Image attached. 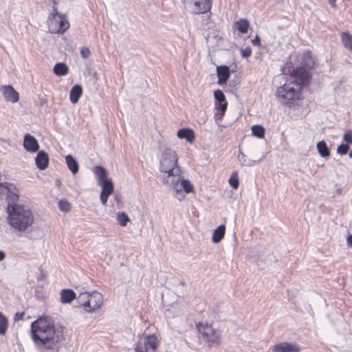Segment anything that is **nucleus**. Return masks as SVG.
Returning a JSON list of instances; mask_svg holds the SVG:
<instances>
[{"label":"nucleus","mask_w":352,"mask_h":352,"mask_svg":"<svg viewBox=\"0 0 352 352\" xmlns=\"http://www.w3.org/2000/svg\"><path fill=\"white\" fill-rule=\"evenodd\" d=\"M57 4L58 1L54 0L52 12L47 19L48 29L52 34H63L69 28V23L66 16L58 12Z\"/></svg>","instance_id":"obj_5"},{"label":"nucleus","mask_w":352,"mask_h":352,"mask_svg":"<svg viewBox=\"0 0 352 352\" xmlns=\"http://www.w3.org/2000/svg\"><path fill=\"white\" fill-rule=\"evenodd\" d=\"M185 4L192 13L198 14L210 10L211 0H194L192 3H186Z\"/></svg>","instance_id":"obj_9"},{"label":"nucleus","mask_w":352,"mask_h":352,"mask_svg":"<svg viewBox=\"0 0 352 352\" xmlns=\"http://www.w3.org/2000/svg\"><path fill=\"white\" fill-rule=\"evenodd\" d=\"M272 352H299L300 347L292 342H280L274 345L272 348Z\"/></svg>","instance_id":"obj_12"},{"label":"nucleus","mask_w":352,"mask_h":352,"mask_svg":"<svg viewBox=\"0 0 352 352\" xmlns=\"http://www.w3.org/2000/svg\"><path fill=\"white\" fill-rule=\"evenodd\" d=\"M349 156L350 158H352V150L350 151Z\"/></svg>","instance_id":"obj_49"},{"label":"nucleus","mask_w":352,"mask_h":352,"mask_svg":"<svg viewBox=\"0 0 352 352\" xmlns=\"http://www.w3.org/2000/svg\"><path fill=\"white\" fill-rule=\"evenodd\" d=\"M252 43L254 46L261 45V40L258 36H256L255 38L252 41Z\"/></svg>","instance_id":"obj_41"},{"label":"nucleus","mask_w":352,"mask_h":352,"mask_svg":"<svg viewBox=\"0 0 352 352\" xmlns=\"http://www.w3.org/2000/svg\"><path fill=\"white\" fill-rule=\"evenodd\" d=\"M89 292H82L77 297L78 303L85 311V308L90 307V302L89 301Z\"/></svg>","instance_id":"obj_22"},{"label":"nucleus","mask_w":352,"mask_h":352,"mask_svg":"<svg viewBox=\"0 0 352 352\" xmlns=\"http://www.w3.org/2000/svg\"><path fill=\"white\" fill-rule=\"evenodd\" d=\"M6 317L5 316H3L1 312H0V321L2 320L3 318H6Z\"/></svg>","instance_id":"obj_48"},{"label":"nucleus","mask_w":352,"mask_h":352,"mask_svg":"<svg viewBox=\"0 0 352 352\" xmlns=\"http://www.w3.org/2000/svg\"><path fill=\"white\" fill-rule=\"evenodd\" d=\"M310 74L304 67L294 69L291 80L276 89V99L281 104L292 107L300 98V91L308 84Z\"/></svg>","instance_id":"obj_3"},{"label":"nucleus","mask_w":352,"mask_h":352,"mask_svg":"<svg viewBox=\"0 0 352 352\" xmlns=\"http://www.w3.org/2000/svg\"><path fill=\"white\" fill-rule=\"evenodd\" d=\"M94 173L98 179V185L102 187V192L100 195V201L102 205L106 206L109 196L113 192V184L111 179L107 177V171L102 166H95Z\"/></svg>","instance_id":"obj_6"},{"label":"nucleus","mask_w":352,"mask_h":352,"mask_svg":"<svg viewBox=\"0 0 352 352\" xmlns=\"http://www.w3.org/2000/svg\"><path fill=\"white\" fill-rule=\"evenodd\" d=\"M65 160L67 167L70 170V171L74 175L78 173L79 170V165L77 161L74 158V157L71 155H67L65 157Z\"/></svg>","instance_id":"obj_19"},{"label":"nucleus","mask_w":352,"mask_h":352,"mask_svg":"<svg viewBox=\"0 0 352 352\" xmlns=\"http://www.w3.org/2000/svg\"><path fill=\"white\" fill-rule=\"evenodd\" d=\"M226 231V227L224 224H221V239L223 238Z\"/></svg>","instance_id":"obj_44"},{"label":"nucleus","mask_w":352,"mask_h":352,"mask_svg":"<svg viewBox=\"0 0 352 352\" xmlns=\"http://www.w3.org/2000/svg\"><path fill=\"white\" fill-rule=\"evenodd\" d=\"M216 52H217V51L214 48L209 50V56H210V59H211L212 63L214 65H215V63L214 61V58H215V57H216Z\"/></svg>","instance_id":"obj_39"},{"label":"nucleus","mask_w":352,"mask_h":352,"mask_svg":"<svg viewBox=\"0 0 352 352\" xmlns=\"http://www.w3.org/2000/svg\"><path fill=\"white\" fill-rule=\"evenodd\" d=\"M157 346V338L155 336L151 335L141 338L136 346V352H153Z\"/></svg>","instance_id":"obj_8"},{"label":"nucleus","mask_w":352,"mask_h":352,"mask_svg":"<svg viewBox=\"0 0 352 352\" xmlns=\"http://www.w3.org/2000/svg\"><path fill=\"white\" fill-rule=\"evenodd\" d=\"M236 64L233 63L230 66L221 65V85L226 84L231 73H235L236 71Z\"/></svg>","instance_id":"obj_14"},{"label":"nucleus","mask_w":352,"mask_h":352,"mask_svg":"<svg viewBox=\"0 0 352 352\" xmlns=\"http://www.w3.org/2000/svg\"><path fill=\"white\" fill-rule=\"evenodd\" d=\"M23 146L26 151L30 152H36L39 149V144L36 139L30 134H26L24 136Z\"/></svg>","instance_id":"obj_13"},{"label":"nucleus","mask_w":352,"mask_h":352,"mask_svg":"<svg viewBox=\"0 0 352 352\" xmlns=\"http://www.w3.org/2000/svg\"><path fill=\"white\" fill-rule=\"evenodd\" d=\"M241 54L243 58H248L252 54V50L250 47H246L245 49H241Z\"/></svg>","instance_id":"obj_36"},{"label":"nucleus","mask_w":352,"mask_h":352,"mask_svg":"<svg viewBox=\"0 0 352 352\" xmlns=\"http://www.w3.org/2000/svg\"><path fill=\"white\" fill-rule=\"evenodd\" d=\"M19 194L14 184L0 183V197L7 201V222L15 230L24 232L34 224L35 217L28 206L18 203Z\"/></svg>","instance_id":"obj_1"},{"label":"nucleus","mask_w":352,"mask_h":352,"mask_svg":"<svg viewBox=\"0 0 352 352\" xmlns=\"http://www.w3.org/2000/svg\"><path fill=\"white\" fill-rule=\"evenodd\" d=\"M212 241L214 243L220 242V226L215 228L212 236Z\"/></svg>","instance_id":"obj_35"},{"label":"nucleus","mask_w":352,"mask_h":352,"mask_svg":"<svg viewBox=\"0 0 352 352\" xmlns=\"http://www.w3.org/2000/svg\"><path fill=\"white\" fill-rule=\"evenodd\" d=\"M249 22L246 19H240L235 23V28L242 34H246L249 28Z\"/></svg>","instance_id":"obj_24"},{"label":"nucleus","mask_w":352,"mask_h":352,"mask_svg":"<svg viewBox=\"0 0 352 352\" xmlns=\"http://www.w3.org/2000/svg\"><path fill=\"white\" fill-rule=\"evenodd\" d=\"M214 96L215 98V113H214V120L218 126L219 120H220V89H217L214 92Z\"/></svg>","instance_id":"obj_20"},{"label":"nucleus","mask_w":352,"mask_h":352,"mask_svg":"<svg viewBox=\"0 0 352 352\" xmlns=\"http://www.w3.org/2000/svg\"><path fill=\"white\" fill-rule=\"evenodd\" d=\"M343 140L346 142V144H352V131L349 130L345 132L343 135Z\"/></svg>","instance_id":"obj_34"},{"label":"nucleus","mask_w":352,"mask_h":352,"mask_svg":"<svg viewBox=\"0 0 352 352\" xmlns=\"http://www.w3.org/2000/svg\"><path fill=\"white\" fill-rule=\"evenodd\" d=\"M159 170L166 175L163 179L164 184H169V179L182 175L181 167L178 165V156L175 150L166 148L160 157Z\"/></svg>","instance_id":"obj_4"},{"label":"nucleus","mask_w":352,"mask_h":352,"mask_svg":"<svg viewBox=\"0 0 352 352\" xmlns=\"http://www.w3.org/2000/svg\"><path fill=\"white\" fill-rule=\"evenodd\" d=\"M194 0H183L184 3H192L193 2Z\"/></svg>","instance_id":"obj_47"},{"label":"nucleus","mask_w":352,"mask_h":352,"mask_svg":"<svg viewBox=\"0 0 352 352\" xmlns=\"http://www.w3.org/2000/svg\"><path fill=\"white\" fill-rule=\"evenodd\" d=\"M221 116L223 115L225 111L227 109V102L226 101V96L223 94V91H221Z\"/></svg>","instance_id":"obj_33"},{"label":"nucleus","mask_w":352,"mask_h":352,"mask_svg":"<svg viewBox=\"0 0 352 352\" xmlns=\"http://www.w3.org/2000/svg\"><path fill=\"white\" fill-rule=\"evenodd\" d=\"M58 208L60 210L67 212L70 210L71 206L68 201L65 200H60L58 202Z\"/></svg>","instance_id":"obj_30"},{"label":"nucleus","mask_w":352,"mask_h":352,"mask_svg":"<svg viewBox=\"0 0 352 352\" xmlns=\"http://www.w3.org/2000/svg\"><path fill=\"white\" fill-rule=\"evenodd\" d=\"M8 325V319L3 318L2 320L0 321V334L4 335L7 331Z\"/></svg>","instance_id":"obj_32"},{"label":"nucleus","mask_w":352,"mask_h":352,"mask_svg":"<svg viewBox=\"0 0 352 352\" xmlns=\"http://www.w3.org/2000/svg\"><path fill=\"white\" fill-rule=\"evenodd\" d=\"M6 253L3 251L0 250V262L3 261L6 258Z\"/></svg>","instance_id":"obj_43"},{"label":"nucleus","mask_w":352,"mask_h":352,"mask_svg":"<svg viewBox=\"0 0 352 352\" xmlns=\"http://www.w3.org/2000/svg\"><path fill=\"white\" fill-rule=\"evenodd\" d=\"M175 191V197L179 200L184 198L183 190L186 193H190L193 191V186L190 182L184 178H181V175L172 177L169 179V184H166Z\"/></svg>","instance_id":"obj_7"},{"label":"nucleus","mask_w":352,"mask_h":352,"mask_svg":"<svg viewBox=\"0 0 352 352\" xmlns=\"http://www.w3.org/2000/svg\"><path fill=\"white\" fill-rule=\"evenodd\" d=\"M239 160L241 162L242 165L251 166L254 165L255 163L258 162L261 160V159L258 160H252L250 159H248L245 154L240 151L239 155Z\"/></svg>","instance_id":"obj_26"},{"label":"nucleus","mask_w":352,"mask_h":352,"mask_svg":"<svg viewBox=\"0 0 352 352\" xmlns=\"http://www.w3.org/2000/svg\"><path fill=\"white\" fill-rule=\"evenodd\" d=\"M318 153L322 157H328L330 155V151L326 142L324 140L320 141L316 145Z\"/></svg>","instance_id":"obj_23"},{"label":"nucleus","mask_w":352,"mask_h":352,"mask_svg":"<svg viewBox=\"0 0 352 352\" xmlns=\"http://www.w3.org/2000/svg\"><path fill=\"white\" fill-rule=\"evenodd\" d=\"M60 301L62 303H70L76 298L75 292L70 289H62L60 291Z\"/></svg>","instance_id":"obj_17"},{"label":"nucleus","mask_w":352,"mask_h":352,"mask_svg":"<svg viewBox=\"0 0 352 352\" xmlns=\"http://www.w3.org/2000/svg\"><path fill=\"white\" fill-rule=\"evenodd\" d=\"M341 38L344 46L352 52V35L347 32H342Z\"/></svg>","instance_id":"obj_25"},{"label":"nucleus","mask_w":352,"mask_h":352,"mask_svg":"<svg viewBox=\"0 0 352 352\" xmlns=\"http://www.w3.org/2000/svg\"><path fill=\"white\" fill-rule=\"evenodd\" d=\"M329 2L333 7L335 6L336 0H329Z\"/></svg>","instance_id":"obj_46"},{"label":"nucleus","mask_w":352,"mask_h":352,"mask_svg":"<svg viewBox=\"0 0 352 352\" xmlns=\"http://www.w3.org/2000/svg\"><path fill=\"white\" fill-rule=\"evenodd\" d=\"M89 301L90 307L85 308V311L92 313L101 307L103 303V296L99 292H93L89 294Z\"/></svg>","instance_id":"obj_10"},{"label":"nucleus","mask_w":352,"mask_h":352,"mask_svg":"<svg viewBox=\"0 0 352 352\" xmlns=\"http://www.w3.org/2000/svg\"><path fill=\"white\" fill-rule=\"evenodd\" d=\"M177 137L185 139L188 142L192 143L195 140V133L190 129H182L177 131Z\"/></svg>","instance_id":"obj_16"},{"label":"nucleus","mask_w":352,"mask_h":352,"mask_svg":"<svg viewBox=\"0 0 352 352\" xmlns=\"http://www.w3.org/2000/svg\"><path fill=\"white\" fill-rule=\"evenodd\" d=\"M229 184L230 186L236 189L239 187V179L237 172H233L229 179Z\"/></svg>","instance_id":"obj_29"},{"label":"nucleus","mask_w":352,"mask_h":352,"mask_svg":"<svg viewBox=\"0 0 352 352\" xmlns=\"http://www.w3.org/2000/svg\"><path fill=\"white\" fill-rule=\"evenodd\" d=\"M309 55H310V52H307ZM305 65L307 67L309 68H312L314 65V60L309 56V58L305 60Z\"/></svg>","instance_id":"obj_38"},{"label":"nucleus","mask_w":352,"mask_h":352,"mask_svg":"<svg viewBox=\"0 0 352 352\" xmlns=\"http://www.w3.org/2000/svg\"><path fill=\"white\" fill-rule=\"evenodd\" d=\"M116 219L121 226H126L130 221L129 216L124 212H118L117 214Z\"/></svg>","instance_id":"obj_27"},{"label":"nucleus","mask_w":352,"mask_h":352,"mask_svg":"<svg viewBox=\"0 0 352 352\" xmlns=\"http://www.w3.org/2000/svg\"><path fill=\"white\" fill-rule=\"evenodd\" d=\"M80 55L82 56V57H83L84 58H87L90 55V50H89V48L87 47H82L81 50H80Z\"/></svg>","instance_id":"obj_37"},{"label":"nucleus","mask_w":352,"mask_h":352,"mask_svg":"<svg viewBox=\"0 0 352 352\" xmlns=\"http://www.w3.org/2000/svg\"><path fill=\"white\" fill-rule=\"evenodd\" d=\"M35 163L40 170H45L49 164L47 153L44 151H38L35 158Z\"/></svg>","instance_id":"obj_15"},{"label":"nucleus","mask_w":352,"mask_h":352,"mask_svg":"<svg viewBox=\"0 0 352 352\" xmlns=\"http://www.w3.org/2000/svg\"><path fill=\"white\" fill-rule=\"evenodd\" d=\"M82 94V87L75 85L70 91L69 98L73 104L76 103Z\"/></svg>","instance_id":"obj_18"},{"label":"nucleus","mask_w":352,"mask_h":352,"mask_svg":"<svg viewBox=\"0 0 352 352\" xmlns=\"http://www.w3.org/2000/svg\"><path fill=\"white\" fill-rule=\"evenodd\" d=\"M179 284L182 285H184L185 283H184V282H180Z\"/></svg>","instance_id":"obj_51"},{"label":"nucleus","mask_w":352,"mask_h":352,"mask_svg":"<svg viewBox=\"0 0 352 352\" xmlns=\"http://www.w3.org/2000/svg\"><path fill=\"white\" fill-rule=\"evenodd\" d=\"M270 256L271 257V261H273L274 259V256L273 255H270Z\"/></svg>","instance_id":"obj_50"},{"label":"nucleus","mask_w":352,"mask_h":352,"mask_svg":"<svg viewBox=\"0 0 352 352\" xmlns=\"http://www.w3.org/2000/svg\"><path fill=\"white\" fill-rule=\"evenodd\" d=\"M31 333L34 342L39 349H53L62 352L65 347L58 346L63 334L56 331L54 323L47 317H40L31 324Z\"/></svg>","instance_id":"obj_2"},{"label":"nucleus","mask_w":352,"mask_h":352,"mask_svg":"<svg viewBox=\"0 0 352 352\" xmlns=\"http://www.w3.org/2000/svg\"><path fill=\"white\" fill-rule=\"evenodd\" d=\"M349 150V146L347 144H341L337 148V153L340 155H346Z\"/></svg>","instance_id":"obj_31"},{"label":"nucleus","mask_w":352,"mask_h":352,"mask_svg":"<svg viewBox=\"0 0 352 352\" xmlns=\"http://www.w3.org/2000/svg\"><path fill=\"white\" fill-rule=\"evenodd\" d=\"M216 72H217V76L218 78L217 83L220 85V73H221L220 65H217Z\"/></svg>","instance_id":"obj_42"},{"label":"nucleus","mask_w":352,"mask_h":352,"mask_svg":"<svg viewBox=\"0 0 352 352\" xmlns=\"http://www.w3.org/2000/svg\"><path fill=\"white\" fill-rule=\"evenodd\" d=\"M25 312H17L14 316V320H23Z\"/></svg>","instance_id":"obj_40"},{"label":"nucleus","mask_w":352,"mask_h":352,"mask_svg":"<svg viewBox=\"0 0 352 352\" xmlns=\"http://www.w3.org/2000/svg\"><path fill=\"white\" fill-rule=\"evenodd\" d=\"M252 133L258 138H263L265 135V129L261 125H254L252 126Z\"/></svg>","instance_id":"obj_28"},{"label":"nucleus","mask_w":352,"mask_h":352,"mask_svg":"<svg viewBox=\"0 0 352 352\" xmlns=\"http://www.w3.org/2000/svg\"><path fill=\"white\" fill-rule=\"evenodd\" d=\"M347 243L352 246V235H349L347 237Z\"/></svg>","instance_id":"obj_45"},{"label":"nucleus","mask_w":352,"mask_h":352,"mask_svg":"<svg viewBox=\"0 0 352 352\" xmlns=\"http://www.w3.org/2000/svg\"><path fill=\"white\" fill-rule=\"evenodd\" d=\"M54 73L57 76H65L69 72L67 65L64 63H57L53 69Z\"/></svg>","instance_id":"obj_21"},{"label":"nucleus","mask_w":352,"mask_h":352,"mask_svg":"<svg viewBox=\"0 0 352 352\" xmlns=\"http://www.w3.org/2000/svg\"><path fill=\"white\" fill-rule=\"evenodd\" d=\"M0 91L3 94L5 100L12 103L18 102L19 94L11 85L1 86Z\"/></svg>","instance_id":"obj_11"}]
</instances>
